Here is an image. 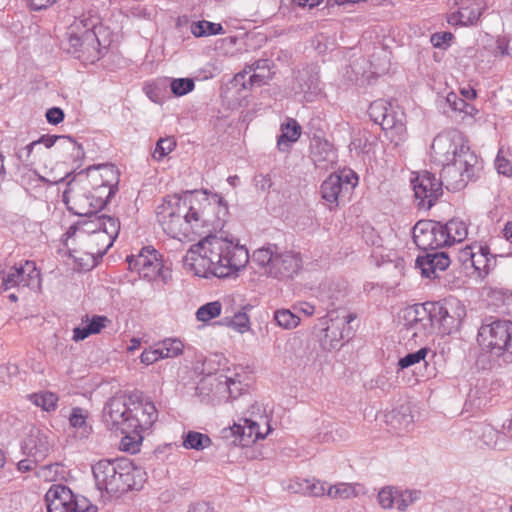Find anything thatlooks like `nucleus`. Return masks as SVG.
Returning a JSON list of instances; mask_svg holds the SVG:
<instances>
[{"mask_svg":"<svg viewBox=\"0 0 512 512\" xmlns=\"http://www.w3.org/2000/svg\"><path fill=\"white\" fill-rule=\"evenodd\" d=\"M157 218L163 230L181 240L190 233L202 235L223 225L228 206L219 194L187 192L173 196L157 207Z\"/></svg>","mask_w":512,"mask_h":512,"instance_id":"f257e3e1","label":"nucleus"},{"mask_svg":"<svg viewBox=\"0 0 512 512\" xmlns=\"http://www.w3.org/2000/svg\"><path fill=\"white\" fill-rule=\"evenodd\" d=\"M249 258L244 245L209 234L190 247L183 263L197 276L226 278L244 269Z\"/></svg>","mask_w":512,"mask_h":512,"instance_id":"f03ea898","label":"nucleus"},{"mask_svg":"<svg viewBox=\"0 0 512 512\" xmlns=\"http://www.w3.org/2000/svg\"><path fill=\"white\" fill-rule=\"evenodd\" d=\"M92 472L96 488L113 497L133 489L140 470L129 459L116 458L99 460L92 466Z\"/></svg>","mask_w":512,"mask_h":512,"instance_id":"7ed1b4c3","label":"nucleus"},{"mask_svg":"<svg viewBox=\"0 0 512 512\" xmlns=\"http://www.w3.org/2000/svg\"><path fill=\"white\" fill-rule=\"evenodd\" d=\"M103 26L99 25L98 19L85 18L71 27L68 33L67 51L81 57L79 53L86 56L92 62L100 58L101 48H106L107 41L101 40Z\"/></svg>","mask_w":512,"mask_h":512,"instance_id":"20e7f679","label":"nucleus"},{"mask_svg":"<svg viewBox=\"0 0 512 512\" xmlns=\"http://www.w3.org/2000/svg\"><path fill=\"white\" fill-rule=\"evenodd\" d=\"M477 339L484 348L512 362V321L485 319L478 330Z\"/></svg>","mask_w":512,"mask_h":512,"instance_id":"39448f33","label":"nucleus"},{"mask_svg":"<svg viewBox=\"0 0 512 512\" xmlns=\"http://www.w3.org/2000/svg\"><path fill=\"white\" fill-rule=\"evenodd\" d=\"M134 411L132 416L133 433L131 436H123L121 439V449L136 453L139 451L144 439L143 432L150 429L158 418V412L153 402L142 399L134 394Z\"/></svg>","mask_w":512,"mask_h":512,"instance_id":"423d86ee","label":"nucleus"},{"mask_svg":"<svg viewBox=\"0 0 512 512\" xmlns=\"http://www.w3.org/2000/svg\"><path fill=\"white\" fill-rule=\"evenodd\" d=\"M368 113L371 120L381 126L385 137L395 146L406 140L404 114L394 110L391 103L382 99L376 100L370 104Z\"/></svg>","mask_w":512,"mask_h":512,"instance_id":"0eeeda50","label":"nucleus"},{"mask_svg":"<svg viewBox=\"0 0 512 512\" xmlns=\"http://www.w3.org/2000/svg\"><path fill=\"white\" fill-rule=\"evenodd\" d=\"M134 394H116L103 408V420L111 431H119L124 436L133 433L132 416L134 411Z\"/></svg>","mask_w":512,"mask_h":512,"instance_id":"6e6552de","label":"nucleus"},{"mask_svg":"<svg viewBox=\"0 0 512 512\" xmlns=\"http://www.w3.org/2000/svg\"><path fill=\"white\" fill-rule=\"evenodd\" d=\"M244 424H234L221 430V439L227 446L246 447L259 439H264L271 431V426L265 415H259V420L245 418Z\"/></svg>","mask_w":512,"mask_h":512,"instance_id":"1a4fd4ad","label":"nucleus"},{"mask_svg":"<svg viewBox=\"0 0 512 512\" xmlns=\"http://www.w3.org/2000/svg\"><path fill=\"white\" fill-rule=\"evenodd\" d=\"M440 180L447 190L458 191L476 176L480 163L475 153L461 154L453 161L443 163Z\"/></svg>","mask_w":512,"mask_h":512,"instance_id":"9d476101","label":"nucleus"},{"mask_svg":"<svg viewBox=\"0 0 512 512\" xmlns=\"http://www.w3.org/2000/svg\"><path fill=\"white\" fill-rule=\"evenodd\" d=\"M47 512H98V507L83 495L74 494L62 484H53L45 494Z\"/></svg>","mask_w":512,"mask_h":512,"instance_id":"9b49d317","label":"nucleus"},{"mask_svg":"<svg viewBox=\"0 0 512 512\" xmlns=\"http://www.w3.org/2000/svg\"><path fill=\"white\" fill-rule=\"evenodd\" d=\"M430 303L425 302L408 307L403 315L405 337L414 339L415 343L425 341L436 329Z\"/></svg>","mask_w":512,"mask_h":512,"instance_id":"f8f14e48","label":"nucleus"},{"mask_svg":"<svg viewBox=\"0 0 512 512\" xmlns=\"http://www.w3.org/2000/svg\"><path fill=\"white\" fill-rule=\"evenodd\" d=\"M431 150L442 164L459 158L461 154L473 153L460 131L451 130L438 134L432 142Z\"/></svg>","mask_w":512,"mask_h":512,"instance_id":"ddd939ff","label":"nucleus"},{"mask_svg":"<svg viewBox=\"0 0 512 512\" xmlns=\"http://www.w3.org/2000/svg\"><path fill=\"white\" fill-rule=\"evenodd\" d=\"M411 184L420 209L429 210L443 194L444 182L429 171L418 172Z\"/></svg>","mask_w":512,"mask_h":512,"instance_id":"4468645a","label":"nucleus"},{"mask_svg":"<svg viewBox=\"0 0 512 512\" xmlns=\"http://www.w3.org/2000/svg\"><path fill=\"white\" fill-rule=\"evenodd\" d=\"M413 241L419 249L424 251H434L448 246L442 224L431 220H420L415 224Z\"/></svg>","mask_w":512,"mask_h":512,"instance_id":"2eb2a0df","label":"nucleus"},{"mask_svg":"<svg viewBox=\"0 0 512 512\" xmlns=\"http://www.w3.org/2000/svg\"><path fill=\"white\" fill-rule=\"evenodd\" d=\"M126 261L129 269L138 272L143 278L153 280L161 276L164 281L167 280V275L163 271V264L159 260L155 249L144 247L138 255L127 256Z\"/></svg>","mask_w":512,"mask_h":512,"instance_id":"dca6fc26","label":"nucleus"},{"mask_svg":"<svg viewBox=\"0 0 512 512\" xmlns=\"http://www.w3.org/2000/svg\"><path fill=\"white\" fill-rule=\"evenodd\" d=\"M435 326L442 334H451L457 330L462 321L463 308L454 307L450 303L429 302Z\"/></svg>","mask_w":512,"mask_h":512,"instance_id":"f3484780","label":"nucleus"},{"mask_svg":"<svg viewBox=\"0 0 512 512\" xmlns=\"http://www.w3.org/2000/svg\"><path fill=\"white\" fill-rule=\"evenodd\" d=\"M301 268L300 253L279 248L268 274L277 279H291L298 274Z\"/></svg>","mask_w":512,"mask_h":512,"instance_id":"a211bd4d","label":"nucleus"},{"mask_svg":"<svg viewBox=\"0 0 512 512\" xmlns=\"http://www.w3.org/2000/svg\"><path fill=\"white\" fill-rule=\"evenodd\" d=\"M80 241L78 244L81 250L89 257V262L85 264L87 269L93 268L113 245L111 238L101 231L90 234Z\"/></svg>","mask_w":512,"mask_h":512,"instance_id":"6ab92c4d","label":"nucleus"},{"mask_svg":"<svg viewBox=\"0 0 512 512\" xmlns=\"http://www.w3.org/2000/svg\"><path fill=\"white\" fill-rule=\"evenodd\" d=\"M50 434L48 431L32 428L22 446L24 454L35 461H43L51 449Z\"/></svg>","mask_w":512,"mask_h":512,"instance_id":"aec40b11","label":"nucleus"},{"mask_svg":"<svg viewBox=\"0 0 512 512\" xmlns=\"http://www.w3.org/2000/svg\"><path fill=\"white\" fill-rule=\"evenodd\" d=\"M292 90L300 101L313 102L321 92L318 75L309 70L299 71L295 76Z\"/></svg>","mask_w":512,"mask_h":512,"instance_id":"412c9836","label":"nucleus"},{"mask_svg":"<svg viewBox=\"0 0 512 512\" xmlns=\"http://www.w3.org/2000/svg\"><path fill=\"white\" fill-rule=\"evenodd\" d=\"M415 263L424 277L434 279L438 277V272H442L449 267L450 258L447 253L442 251H426L424 255H419L416 258Z\"/></svg>","mask_w":512,"mask_h":512,"instance_id":"4be33fe9","label":"nucleus"},{"mask_svg":"<svg viewBox=\"0 0 512 512\" xmlns=\"http://www.w3.org/2000/svg\"><path fill=\"white\" fill-rule=\"evenodd\" d=\"M63 201L75 215L85 216L94 213V209L91 208L93 202L90 200V193H80L77 185L72 182L68 183L63 193Z\"/></svg>","mask_w":512,"mask_h":512,"instance_id":"5701e85b","label":"nucleus"},{"mask_svg":"<svg viewBox=\"0 0 512 512\" xmlns=\"http://www.w3.org/2000/svg\"><path fill=\"white\" fill-rule=\"evenodd\" d=\"M458 21L462 25L474 24L485 9L484 0H454Z\"/></svg>","mask_w":512,"mask_h":512,"instance_id":"b1692460","label":"nucleus"},{"mask_svg":"<svg viewBox=\"0 0 512 512\" xmlns=\"http://www.w3.org/2000/svg\"><path fill=\"white\" fill-rule=\"evenodd\" d=\"M322 198L333 206H338L342 198L348 194L344 191L340 178L336 174H331L321 185Z\"/></svg>","mask_w":512,"mask_h":512,"instance_id":"393cba45","label":"nucleus"},{"mask_svg":"<svg viewBox=\"0 0 512 512\" xmlns=\"http://www.w3.org/2000/svg\"><path fill=\"white\" fill-rule=\"evenodd\" d=\"M478 440L489 448L503 449L506 443V436L504 433L496 430L490 424H480L476 430Z\"/></svg>","mask_w":512,"mask_h":512,"instance_id":"a878e982","label":"nucleus"},{"mask_svg":"<svg viewBox=\"0 0 512 512\" xmlns=\"http://www.w3.org/2000/svg\"><path fill=\"white\" fill-rule=\"evenodd\" d=\"M20 285L23 287H34L40 283V272L33 261H26L19 265Z\"/></svg>","mask_w":512,"mask_h":512,"instance_id":"bb28decb","label":"nucleus"},{"mask_svg":"<svg viewBox=\"0 0 512 512\" xmlns=\"http://www.w3.org/2000/svg\"><path fill=\"white\" fill-rule=\"evenodd\" d=\"M301 134V127L296 120H289L282 126V134L279 136L277 145L280 150L285 151L289 147V143L296 142Z\"/></svg>","mask_w":512,"mask_h":512,"instance_id":"cd10ccee","label":"nucleus"},{"mask_svg":"<svg viewBox=\"0 0 512 512\" xmlns=\"http://www.w3.org/2000/svg\"><path fill=\"white\" fill-rule=\"evenodd\" d=\"M448 246L455 242L463 241L467 236V227L464 222L452 219L446 224H442Z\"/></svg>","mask_w":512,"mask_h":512,"instance_id":"c85d7f7f","label":"nucleus"},{"mask_svg":"<svg viewBox=\"0 0 512 512\" xmlns=\"http://www.w3.org/2000/svg\"><path fill=\"white\" fill-rule=\"evenodd\" d=\"M278 249L279 247L274 244H269L267 246L258 248L253 252L252 260L259 266L264 267L266 273L268 274V270L274 262Z\"/></svg>","mask_w":512,"mask_h":512,"instance_id":"c756f323","label":"nucleus"},{"mask_svg":"<svg viewBox=\"0 0 512 512\" xmlns=\"http://www.w3.org/2000/svg\"><path fill=\"white\" fill-rule=\"evenodd\" d=\"M57 141L67 142L72 149L75 158L83 157L84 152L80 144L76 143L70 136L44 135L36 140L37 146L43 144L46 148L52 147Z\"/></svg>","mask_w":512,"mask_h":512,"instance_id":"7c9ffc66","label":"nucleus"},{"mask_svg":"<svg viewBox=\"0 0 512 512\" xmlns=\"http://www.w3.org/2000/svg\"><path fill=\"white\" fill-rule=\"evenodd\" d=\"M183 447L193 450H204L211 445V439L208 435L197 432L189 431L183 435Z\"/></svg>","mask_w":512,"mask_h":512,"instance_id":"2f4dec72","label":"nucleus"},{"mask_svg":"<svg viewBox=\"0 0 512 512\" xmlns=\"http://www.w3.org/2000/svg\"><path fill=\"white\" fill-rule=\"evenodd\" d=\"M190 30L195 37H204L223 33V27L221 24L206 20L193 22Z\"/></svg>","mask_w":512,"mask_h":512,"instance_id":"473e14b6","label":"nucleus"},{"mask_svg":"<svg viewBox=\"0 0 512 512\" xmlns=\"http://www.w3.org/2000/svg\"><path fill=\"white\" fill-rule=\"evenodd\" d=\"M386 422L395 432L408 431L412 425V416L410 414L392 411L386 414Z\"/></svg>","mask_w":512,"mask_h":512,"instance_id":"72a5a7b5","label":"nucleus"},{"mask_svg":"<svg viewBox=\"0 0 512 512\" xmlns=\"http://www.w3.org/2000/svg\"><path fill=\"white\" fill-rule=\"evenodd\" d=\"M221 324L233 328L243 334L250 330V319L246 312L239 311L233 317H225Z\"/></svg>","mask_w":512,"mask_h":512,"instance_id":"f704fd0d","label":"nucleus"},{"mask_svg":"<svg viewBox=\"0 0 512 512\" xmlns=\"http://www.w3.org/2000/svg\"><path fill=\"white\" fill-rule=\"evenodd\" d=\"M58 396L50 391L34 393L31 395V401L44 411L50 412L57 408Z\"/></svg>","mask_w":512,"mask_h":512,"instance_id":"c9c22d12","label":"nucleus"},{"mask_svg":"<svg viewBox=\"0 0 512 512\" xmlns=\"http://www.w3.org/2000/svg\"><path fill=\"white\" fill-rule=\"evenodd\" d=\"M89 217L88 220L79 222L78 228L80 229V234L78 235V240L85 239L90 234H94L96 232L101 231V218L98 213H93L92 215H87Z\"/></svg>","mask_w":512,"mask_h":512,"instance_id":"e433bc0d","label":"nucleus"},{"mask_svg":"<svg viewBox=\"0 0 512 512\" xmlns=\"http://www.w3.org/2000/svg\"><path fill=\"white\" fill-rule=\"evenodd\" d=\"M344 296V292L335 285H324L319 292V299L326 304V309L333 308L335 303Z\"/></svg>","mask_w":512,"mask_h":512,"instance_id":"4c0bfd02","label":"nucleus"},{"mask_svg":"<svg viewBox=\"0 0 512 512\" xmlns=\"http://www.w3.org/2000/svg\"><path fill=\"white\" fill-rule=\"evenodd\" d=\"M222 305L219 301L206 303L196 311V319L200 322H208L221 314Z\"/></svg>","mask_w":512,"mask_h":512,"instance_id":"58836bf2","label":"nucleus"},{"mask_svg":"<svg viewBox=\"0 0 512 512\" xmlns=\"http://www.w3.org/2000/svg\"><path fill=\"white\" fill-rule=\"evenodd\" d=\"M274 320L284 329H293L300 323V318L289 309H279L274 312Z\"/></svg>","mask_w":512,"mask_h":512,"instance_id":"ea45409f","label":"nucleus"},{"mask_svg":"<svg viewBox=\"0 0 512 512\" xmlns=\"http://www.w3.org/2000/svg\"><path fill=\"white\" fill-rule=\"evenodd\" d=\"M270 63L271 61L268 59H259L249 65H246L242 72L236 74L235 81L240 83V81L244 80L245 75L248 73L262 72V74H271Z\"/></svg>","mask_w":512,"mask_h":512,"instance_id":"a19ab883","label":"nucleus"},{"mask_svg":"<svg viewBox=\"0 0 512 512\" xmlns=\"http://www.w3.org/2000/svg\"><path fill=\"white\" fill-rule=\"evenodd\" d=\"M327 495L331 499H349L353 496H356V492L353 485L348 483H338L328 487Z\"/></svg>","mask_w":512,"mask_h":512,"instance_id":"79ce46f5","label":"nucleus"},{"mask_svg":"<svg viewBox=\"0 0 512 512\" xmlns=\"http://www.w3.org/2000/svg\"><path fill=\"white\" fill-rule=\"evenodd\" d=\"M87 413L84 409L76 407L72 409L71 415L69 417L70 425L74 428L81 429L82 435H86L89 433L90 428L86 423Z\"/></svg>","mask_w":512,"mask_h":512,"instance_id":"37998d69","label":"nucleus"},{"mask_svg":"<svg viewBox=\"0 0 512 512\" xmlns=\"http://www.w3.org/2000/svg\"><path fill=\"white\" fill-rule=\"evenodd\" d=\"M101 218V232L105 233L107 236H109L114 242L116 237L118 236L119 230H120V223L119 220L108 216V215H100Z\"/></svg>","mask_w":512,"mask_h":512,"instance_id":"c03bdc74","label":"nucleus"},{"mask_svg":"<svg viewBox=\"0 0 512 512\" xmlns=\"http://www.w3.org/2000/svg\"><path fill=\"white\" fill-rule=\"evenodd\" d=\"M476 248L471 267H473L477 275L483 279L489 248L483 245H476Z\"/></svg>","mask_w":512,"mask_h":512,"instance_id":"a18cd8bd","label":"nucleus"},{"mask_svg":"<svg viewBox=\"0 0 512 512\" xmlns=\"http://www.w3.org/2000/svg\"><path fill=\"white\" fill-rule=\"evenodd\" d=\"M176 146V142L173 138L167 137V138H160L157 143L156 147L153 151L152 157L160 161L162 160L166 155H168Z\"/></svg>","mask_w":512,"mask_h":512,"instance_id":"49530a36","label":"nucleus"},{"mask_svg":"<svg viewBox=\"0 0 512 512\" xmlns=\"http://www.w3.org/2000/svg\"><path fill=\"white\" fill-rule=\"evenodd\" d=\"M419 494L420 492L418 491H401L397 489L395 508L400 511H405L412 503H414V501L419 498Z\"/></svg>","mask_w":512,"mask_h":512,"instance_id":"de8ad7c7","label":"nucleus"},{"mask_svg":"<svg viewBox=\"0 0 512 512\" xmlns=\"http://www.w3.org/2000/svg\"><path fill=\"white\" fill-rule=\"evenodd\" d=\"M194 81L190 78H177L170 82L171 91L175 96H183L194 89Z\"/></svg>","mask_w":512,"mask_h":512,"instance_id":"09e8293b","label":"nucleus"},{"mask_svg":"<svg viewBox=\"0 0 512 512\" xmlns=\"http://www.w3.org/2000/svg\"><path fill=\"white\" fill-rule=\"evenodd\" d=\"M430 352V350L426 347L419 349L416 352L409 353L405 355L404 357L399 359L398 365L402 368H408L416 363H419L420 361H425V358Z\"/></svg>","mask_w":512,"mask_h":512,"instance_id":"8fccbe9b","label":"nucleus"},{"mask_svg":"<svg viewBox=\"0 0 512 512\" xmlns=\"http://www.w3.org/2000/svg\"><path fill=\"white\" fill-rule=\"evenodd\" d=\"M161 348L164 350L166 358L177 357L182 354L184 345L179 339H165L160 342Z\"/></svg>","mask_w":512,"mask_h":512,"instance_id":"3c124183","label":"nucleus"},{"mask_svg":"<svg viewBox=\"0 0 512 512\" xmlns=\"http://www.w3.org/2000/svg\"><path fill=\"white\" fill-rule=\"evenodd\" d=\"M397 489L392 487H385L378 493V502L384 509H390L396 505Z\"/></svg>","mask_w":512,"mask_h":512,"instance_id":"603ef678","label":"nucleus"},{"mask_svg":"<svg viewBox=\"0 0 512 512\" xmlns=\"http://www.w3.org/2000/svg\"><path fill=\"white\" fill-rule=\"evenodd\" d=\"M338 178H340V182L342 184V187L344 191H346L347 194L351 193V191L356 187L358 184V176L357 174L352 170H342L340 173H335Z\"/></svg>","mask_w":512,"mask_h":512,"instance_id":"864d4df0","label":"nucleus"},{"mask_svg":"<svg viewBox=\"0 0 512 512\" xmlns=\"http://www.w3.org/2000/svg\"><path fill=\"white\" fill-rule=\"evenodd\" d=\"M301 490L314 497H320L327 494L325 483L318 480H305Z\"/></svg>","mask_w":512,"mask_h":512,"instance_id":"5fc2aeb1","label":"nucleus"},{"mask_svg":"<svg viewBox=\"0 0 512 512\" xmlns=\"http://www.w3.org/2000/svg\"><path fill=\"white\" fill-rule=\"evenodd\" d=\"M60 465L58 463L43 465L37 468L36 475L44 481H55L59 474Z\"/></svg>","mask_w":512,"mask_h":512,"instance_id":"6e6d98bb","label":"nucleus"},{"mask_svg":"<svg viewBox=\"0 0 512 512\" xmlns=\"http://www.w3.org/2000/svg\"><path fill=\"white\" fill-rule=\"evenodd\" d=\"M18 278L19 266H15L6 275L1 274V288L7 290L15 286H21Z\"/></svg>","mask_w":512,"mask_h":512,"instance_id":"4d7b16f0","label":"nucleus"},{"mask_svg":"<svg viewBox=\"0 0 512 512\" xmlns=\"http://www.w3.org/2000/svg\"><path fill=\"white\" fill-rule=\"evenodd\" d=\"M287 348L294 353L297 358H303L304 353L300 351L301 348L308 347V344L299 337H293L287 342Z\"/></svg>","mask_w":512,"mask_h":512,"instance_id":"13d9d810","label":"nucleus"},{"mask_svg":"<svg viewBox=\"0 0 512 512\" xmlns=\"http://www.w3.org/2000/svg\"><path fill=\"white\" fill-rule=\"evenodd\" d=\"M452 38L453 35L450 32L434 33L431 36L430 41L434 47L444 48L445 45L449 44Z\"/></svg>","mask_w":512,"mask_h":512,"instance_id":"bf43d9fd","label":"nucleus"},{"mask_svg":"<svg viewBox=\"0 0 512 512\" xmlns=\"http://www.w3.org/2000/svg\"><path fill=\"white\" fill-rule=\"evenodd\" d=\"M495 168L499 174L504 176H510L512 174V166L510 161L500 156L499 154L495 159Z\"/></svg>","mask_w":512,"mask_h":512,"instance_id":"052dcab7","label":"nucleus"},{"mask_svg":"<svg viewBox=\"0 0 512 512\" xmlns=\"http://www.w3.org/2000/svg\"><path fill=\"white\" fill-rule=\"evenodd\" d=\"M334 326V323H332V326H328L325 331V338L321 340L322 346L325 349H333L336 348L339 340L336 339V335L332 330Z\"/></svg>","mask_w":512,"mask_h":512,"instance_id":"680f3d73","label":"nucleus"},{"mask_svg":"<svg viewBox=\"0 0 512 512\" xmlns=\"http://www.w3.org/2000/svg\"><path fill=\"white\" fill-rule=\"evenodd\" d=\"M476 249V245L466 246L465 248L461 249L458 254L459 261L465 266L468 264L471 265Z\"/></svg>","mask_w":512,"mask_h":512,"instance_id":"e2e57ef3","label":"nucleus"},{"mask_svg":"<svg viewBox=\"0 0 512 512\" xmlns=\"http://www.w3.org/2000/svg\"><path fill=\"white\" fill-rule=\"evenodd\" d=\"M107 317L95 315L92 319L87 323L89 330L92 334L99 333L102 328L105 327V322H107Z\"/></svg>","mask_w":512,"mask_h":512,"instance_id":"0e129e2a","label":"nucleus"},{"mask_svg":"<svg viewBox=\"0 0 512 512\" xmlns=\"http://www.w3.org/2000/svg\"><path fill=\"white\" fill-rule=\"evenodd\" d=\"M46 119L51 124H59L64 119V112L58 107H53L47 110Z\"/></svg>","mask_w":512,"mask_h":512,"instance_id":"69168bd1","label":"nucleus"},{"mask_svg":"<svg viewBox=\"0 0 512 512\" xmlns=\"http://www.w3.org/2000/svg\"><path fill=\"white\" fill-rule=\"evenodd\" d=\"M37 146V142H31L30 144L26 145L25 147H22L16 151V157L19 161L22 163L29 162L30 155L32 153V150Z\"/></svg>","mask_w":512,"mask_h":512,"instance_id":"338daca9","label":"nucleus"},{"mask_svg":"<svg viewBox=\"0 0 512 512\" xmlns=\"http://www.w3.org/2000/svg\"><path fill=\"white\" fill-rule=\"evenodd\" d=\"M272 74H262V72L252 73L249 77V87L261 86L271 79Z\"/></svg>","mask_w":512,"mask_h":512,"instance_id":"774afa93","label":"nucleus"}]
</instances>
